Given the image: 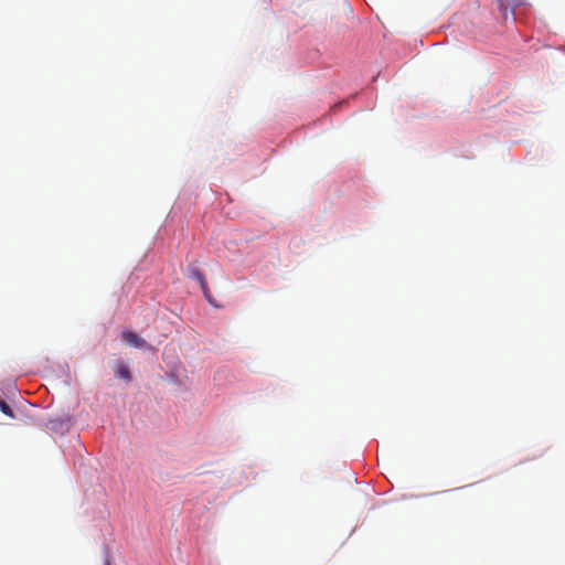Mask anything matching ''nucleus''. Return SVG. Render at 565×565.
<instances>
[{"mask_svg":"<svg viewBox=\"0 0 565 565\" xmlns=\"http://www.w3.org/2000/svg\"><path fill=\"white\" fill-rule=\"evenodd\" d=\"M189 277L192 279H195L200 284V287L204 294V297L206 298V300L209 302L212 303L211 291L207 286V281L205 279L204 274L200 270V268L198 266H195L193 264L189 265Z\"/></svg>","mask_w":565,"mask_h":565,"instance_id":"obj_1","label":"nucleus"},{"mask_svg":"<svg viewBox=\"0 0 565 565\" xmlns=\"http://www.w3.org/2000/svg\"><path fill=\"white\" fill-rule=\"evenodd\" d=\"M121 339L127 344L138 348V349H143V348H146V344H147L142 338H140L137 333L129 331V330H124L121 332Z\"/></svg>","mask_w":565,"mask_h":565,"instance_id":"obj_2","label":"nucleus"},{"mask_svg":"<svg viewBox=\"0 0 565 565\" xmlns=\"http://www.w3.org/2000/svg\"><path fill=\"white\" fill-rule=\"evenodd\" d=\"M115 373H116L117 377L122 379L127 382H129L131 380V374L129 372V369L122 363L117 365Z\"/></svg>","mask_w":565,"mask_h":565,"instance_id":"obj_3","label":"nucleus"},{"mask_svg":"<svg viewBox=\"0 0 565 565\" xmlns=\"http://www.w3.org/2000/svg\"><path fill=\"white\" fill-rule=\"evenodd\" d=\"M0 409L3 414H6L9 417H14L12 408L8 405L7 402L3 399H0Z\"/></svg>","mask_w":565,"mask_h":565,"instance_id":"obj_4","label":"nucleus"},{"mask_svg":"<svg viewBox=\"0 0 565 565\" xmlns=\"http://www.w3.org/2000/svg\"><path fill=\"white\" fill-rule=\"evenodd\" d=\"M105 565H111L110 562L107 559Z\"/></svg>","mask_w":565,"mask_h":565,"instance_id":"obj_5","label":"nucleus"}]
</instances>
